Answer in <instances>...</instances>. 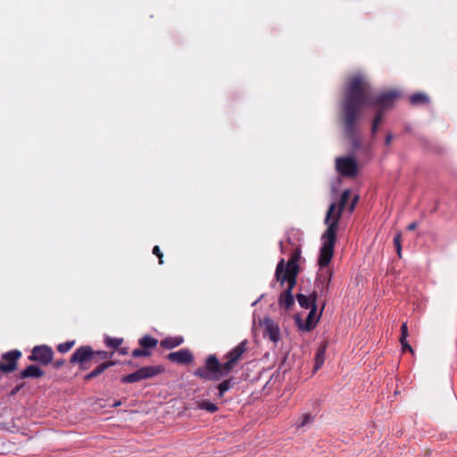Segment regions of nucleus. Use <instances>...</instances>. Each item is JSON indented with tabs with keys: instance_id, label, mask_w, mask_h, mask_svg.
<instances>
[{
	"instance_id": "1",
	"label": "nucleus",
	"mask_w": 457,
	"mask_h": 457,
	"mask_svg": "<svg viewBox=\"0 0 457 457\" xmlns=\"http://www.w3.org/2000/svg\"><path fill=\"white\" fill-rule=\"evenodd\" d=\"M398 97L399 93L395 90L373 94L371 84L362 74H355L348 79L345 87L342 112L345 135L354 148L361 145L355 132V123L362 109L368 106L384 114Z\"/></svg>"
},
{
	"instance_id": "2",
	"label": "nucleus",
	"mask_w": 457,
	"mask_h": 457,
	"mask_svg": "<svg viewBox=\"0 0 457 457\" xmlns=\"http://www.w3.org/2000/svg\"><path fill=\"white\" fill-rule=\"evenodd\" d=\"M247 340H244L226 354L228 361L221 364L215 355H209L204 365L197 368L194 375L206 381H217L228 375L246 351Z\"/></svg>"
},
{
	"instance_id": "3",
	"label": "nucleus",
	"mask_w": 457,
	"mask_h": 457,
	"mask_svg": "<svg viewBox=\"0 0 457 457\" xmlns=\"http://www.w3.org/2000/svg\"><path fill=\"white\" fill-rule=\"evenodd\" d=\"M112 355L113 352L96 351L90 345H81L71 354L70 363L72 365L78 364L79 370H86L89 368V361L97 362L99 360H108Z\"/></svg>"
},
{
	"instance_id": "4",
	"label": "nucleus",
	"mask_w": 457,
	"mask_h": 457,
	"mask_svg": "<svg viewBox=\"0 0 457 457\" xmlns=\"http://www.w3.org/2000/svg\"><path fill=\"white\" fill-rule=\"evenodd\" d=\"M337 229H335L334 223L327 227V229L322 234V246L320 251L318 261L320 270L328 269V265L329 264L334 255V248L337 242Z\"/></svg>"
},
{
	"instance_id": "5",
	"label": "nucleus",
	"mask_w": 457,
	"mask_h": 457,
	"mask_svg": "<svg viewBox=\"0 0 457 457\" xmlns=\"http://www.w3.org/2000/svg\"><path fill=\"white\" fill-rule=\"evenodd\" d=\"M300 259V250L295 249L288 260L285 262L284 259H281L277 264L275 277L277 281L283 285L286 282V278H291V281L296 279L299 272L298 261Z\"/></svg>"
},
{
	"instance_id": "6",
	"label": "nucleus",
	"mask_w": 457,
	"mask_h": 457,
	"mask_svg": "<svg viewBox=\"0 0 457 457\" xmlns=\"http://www.w3.org/2000/svg\"><path fill=\"white\" fill-rule=\"evenodd\" d=\"M350 195L351 191L349 189H345L341 195L338 205H337L335 203L330 204L324 220V223L327 227L335 223V229H338L339 220L342 217L343 211L345 208Z\"/></svg>"
},
{
	"instance_id": "7",
	"label": "nucleus",
	"mask_w": 457,
	"mask_h": 457,
	"mask_svg": "<svg viewBox=\"0 0 457 457\" xmlns=\"http://www.w3.org/2000/svg\"><path fill=\"white\" fill-rule=\"evenodd\" d=\"M163 370L164 369L160 365L145 366L133 373L121 377L120 382L123 384L136 383L144 379L154 378L163 372Z\"/></svg>"
},
{
	"instance_id": "8",
	"label": "nucleus",
	"mask_w": 457,
	"mask_h": 457,
	"mask_svg": "<svg viewBox=\"0 0 457 457\" xmlns=\"http://www.w3.org/2000/svg\"><path fill=\"white\" fill-rule=\"evenodd\" d=\"M333 271L330 269L320 270L315 281V287L320 291V297H324L321 303V310L327 303V296L329 292Z\"/></svg>"
},
{
	"instance_id": "9",
	"label": "nucleus",
	"mask_w": 457,
	"mask_h": 457,
	"mask_svg": "<svg viewBox=\"0 0 457 457\" xmlns=\"http://www.w3.org/2000/svg\"><path fill=\"white\" fill-rule=\"evenodd\" d=\"M21 355V352L18 349L4 353L0 359V372L9 374L16 370Z\"/></svg>"
},
{
	"instance_id": "10",
	"label": "nucleus",
	"mask_w": 457,
	"mask_h": 457,
	"mask_svg": "<svg viewBox=\"0 0 457 457\" xmlns=\"http://www.w3.org/2000/svg\"><path fill=\"white\" fill-rule=\"evenodd\" d=\"M53 349L46 345H36L31 350V354L28 359L31 361L38 362L41 365L47 366L52 363L54 359Z\"/></svg>"
},
{
	"instance_id": "11",
	"label": "nucleus",
	"mask_w": 457,
	"mask_h": 457,
	"mask_svg": "<svg viewBox=\"0 0 457 457\" xmlns=\"http://www.w3.org/2000/svg\"><path fill=\"white\" fill-rule=\"evenodd\" d=\"M140 348L134 349L131 355L134 358L148 357L152 354L151 349L155 348L158 340L151 336L145 335L138 340Z\"/></svg>"
},
{
	"instance_id": "12",
	"label": "nucleus",
	"mask_w": 457,
	"mask_h": 457,
	"mask_svg": "<svg viewBox=\"0 0 457 457\" xmlns=\"http://www.w3.org/2000/svg\"><path fill=\"white\" fill-rule=\"evenodd\" d=\"M336 165L338 172L345 177H354L358 172V164L352 157H338Z\"/></svg>"
},
{
	"instance_id": "13",
	"label": "nucleus",
	"mask_w": 457,
	"mask_h": 457,
	"mask_svg": "<svg viewBox=\"0 0 457 457\" xmlns=\"http://www.w3.org/2000/svg\"><path fill=\"white\" fill-rule=\"evenodd\" d=\"M323 310L320 311L322 312ZM321 314V313H320ZM320 315H317V305H313V307L310 310L306 320L304 322L302 321L299 316L295 317V322L298 328L303 331H311L317 325L318 320H320Z\"/></svg>"
},
{
	"instance_id": "14",
	"label": "nucleus",
	"mask_w": 457,
	"mask_h": 457,
	"mask_svg": "<svg viewBox=\"0 0 457 457\" xmlns=\"http://www.w3.org/2000/svg\"><path fill=\"white\" fill-rule=\"evenodd\" d=\"M167 359L178 364H189L193 361L194 356L189 349L184 348L177 352L170 353Z\"/></svg>"
},
{
	"instance_id": "15",
	"label": "nucleus",
	"mask_w": 457,
	"mask_h": 457,
	"mask_svg": "<svg viewBox=\"0 0 457 457\" xmlns=\"http://www.w3.org/2000/svg\"><path fill=\"white\" fill-rule=\"evenodd\" d=\"M287 282V288L279 296V304L284 306L286 309H290L295 303V299L292 294L296 279L291 281V278H286Z\"/></svg>"
},
{
	"instance_id": "16",
	"label": "nucleus",
	"mask_w": 457,
	"mask_h": 457,
	"mask_svg": "<svg viewBox=\"0 0 457 457\" xmlns=\"http://www.w3.org/2000/svg\"><path fill=\"white\" fill-rule=\"evenodd\" d=\"M264 337H268L274 343L279 340V328L271 320H265Z\"/></svg>"
},
{
	"instance_id": "17",
	"label": "nucleus",
	"mask_w": 457,
	"mask_h": 457,
	"mask_svg": "<svg viewBox=\"0 0 457 457\" xmlns=\"http://www.w3.org/2000/svg\"><path fill=\"white\" fill-rule=\"evenodd\" d=\"M115 361H105L98 364L94 370H92L89 373L84 376L85 381H90L98 376H100L105 370L109 369L115 365Z\"/></svg>"
},
{
	"instance_id": "18",
	"label": "nucleus",
	"mask_w": 457,
	"mask_h": 457,
	"mask_svg": "<svg viewBox=\"0 0 457 457\" xmlns=\"http://www.w3.org/2000/svg\"><path fill=\"white\" fill-rule=\"evenodd\" d=\"M296 299L302 308L312 309L313 305H317L316 302L318 299V292H312L309 296L303 294H297Z\"/></svg>"
},
{
	"instance_id": "19",
	"label": "nucleus",
	"mask_w": 457,
	"mask_h": 457,
	"mask_svg": "<svg viewBox=\"0 0 457 457\" xmlns=\"http://www.w3.org/2000/svg\"><path fill=\"white\" fill-rule=\"evenodd\" d=\"M44 375L45 372L42 369L37 365L31 364L20 372L19 378L22 379L29 378H37L43 377Z\"/></svg>"
},
{
	"instance_id": "20",
	"label": "nucleus",
	"mask_w": 457,
	"mask_h": 457,
	"mask_svg": "<svg viewBox=\"0 0 457 457\" xmlns=\"http://www.w3.org/2000/svg\"><path fill=\"white\" fill-rule=\"evenodd\" d=\"M184 342L182 337H169L160 342V345L164 349H172L179 346Z\"/></svg>"
},
{
	"instance_id": "21",
	"label": "nucleus",
	"mask_w": 457,
	"mask_h": 457,
	"mask_svg": "<svg viewBox=\"0 0 457 457\" xmlns=\"http://www.w3.org/2000/svg\"><path fill=\"white\" fill-rule=\"evenodd\" d=\"M327 350V344L322 343L315 353V364H314V371L320 369L325 361V353Z\"/></svg>"
},
{
	"instance_id": "22",
	"label": "nucleus",
	"mask_w": 457,
	"mask_h": 457,
	"mask_svg": "<svg viewBox=\"0 0 457 457\" xmlns=\"http://www.w3.org/2000/svg\"><path fill=\"white\" fill-rule=\"evenodd\" d=\"M430 102L429 97L421 92L415 93L410 97V103L412 105L428 104Z\"/></svg>"
},
{
	"instance_id": "23",
	"label": "nucleus",
	"mask_w": 457,
	"mask_h": 457,
	"mask_svg": "<svg viewBox=\"0 0 457 457\" xmlns=\"http://www.w3.org/2000/svg\"><path fill=\"white\" fill-rule=\"evenodd\" d=\"M233 384L234 383L232 378L225 379L221 383H220L217 386L219 390L218 397L222 398L225 393L228 392L232 387Z\"/></svg>"
},
{
	"instance_id": "24",
	"label": "nucleus",
	"mask_w": 457,
	"mask_h": 457,
	"mask_svg": "<svg viewBox=\"0 0 457 457\" xmlns=\"http://www.w3.org/2000/svg\"><path fill=\"white\" fill-rule=\"evenodd\" d=\"M123 342L122 338L106 337L104 338V345L112 349L117 350Z\"/></svg>"
},
{
	"instance_id": "25",
	"label": "nucleus",
	"mask_w": 457,
	"mask_h": 457,
	"mask_svg": "<svg viewBox=\"0 0 457 457\" xmlns=\"http://www.w3.org/2000/svg\"><path fill=\"white\" fill-rule=\"evenodd\" d=\"M198 408L201 410H205L210 413H214L219 410L218 406L215 403H212L207 400L199 403Z\"/></svg>"
},
{
	"instance_id": "26",
	"label": "nucleus",
	"mask_w": 457,
	"mask_h": 457,
	"mask_svg": "<svg viewBox=\"0 0 457 457\" xmlns=\"http://www.w3.org/2000/svg\"><path fill=\"white\" fill-rule=\"evenodd\" d=\"M384 114L381 112H377L371 126V134L375 137L379 124L383 120Z\"/></svg>"
},
{
	"instance_id": "27",
	"label": "nucleus",
	"mask_w": 457,
	"mask_h": 457,
	"mask_svg": "<svg viewBox=\"0 0 457 457\" xmlns=\"http://www.w3.org/2000/svg\"><path fill=\"white\" fill-rule=\"evenodd\" d=\"M75 343H76L75 340H70V341H66L64 343L59 344L56 347L57 351L62 353H67L75 345Z\"/></svg>"
},
{
	"instance_id": "28",
	"label": "nucleus",
	"mask_w": 457,
	"mask_h": 457,
	"mask_svg": "<svg viewBox=\"0 0 457 457\" xmlns=\"http://www.w3.org/2000/svg\"><path fill=\"white\" fill-rule=\"evenodd\" d=\"M312 421V417L309 413H304L302 415V417L299 420V422L297 423V428H303L309 423Z\"/></svg>"
},
{
	"instance_id": "29",
	"label": "nucleus",
	"mask_w": 457,
	"mask_h": 457,
	"mask_svg": "<svg viewBox=\"0 0 457 457\" xmlns=\"http://www.w3.org/2000/svg\"><path fill=\"white\" fill-rule=\"evenodd\" d=\"M401 237L402 235L400 232L396 233V235L394 237V245L395 246L397 254L399 257L402 255V245H401Z\"/></svg>"
},
{
	"instance_id": "30",
	"label": "nucleus",
	"mask_w": 457,
	"mask_h": 457,
	"mask_svg": "<svg viewBox=\"0 0 457 457\" xmlns=\"http://www.w3.org/2000/svg\"><path fill=\"white\" fill-rule=\"evenodd\" d=\"M400 343H401V345H402V348H403V351L405 352V351H408L410 352L411 354H414V350L412 349V347L410 345V344L408 343L407 339L405 340H400Z\"/></svg>"
},
{
	"instance_id": "31",
	"label": "nucleus",
	"mask_w": 457,
	"mask_h": 457,
	"mask_svg": "<svg viewBox=\"0 0 457 457\" xmlns=\"http://www.w3.org/2000/svg\"><path fill=\"white\" fill-rule=\"evenodd\" d=\"M153 253L158 257L159 263L162 264L163 263V260H162L163 254H162V251H161V249H160V247L158 245L154 246Z\"/></svg>"
},
{
	"instance_id": "32",
	"label": "nucleus",
	"mask_w": 457,
	"mask_h": 457,
	"mask_svg": "<svg viewBox=\"0 0 457 457\" xmlns=\"http://www.w3.org/2000/svg\"><path fill=\"white\" fill-rule=\"evenodd\" d=\"M408 327H407V323L406 322H403V325L401 326V337H400V340H405L407 339L408 337Z\"/></svg>"
},
{
	"instance_id": "33",
	"label": "nucleus",
	"mask_w": 457,
	"mask_h": 457,
	"mask_svg": "<svg viewBox=\"0 0 457 457\" xmlns=\"http://www.w3.org/2000/svg\"><path fill=\"white\" fill-rule=\"evenodd\" d=\"M53 366L55 368V369H60L61 367H62L65 363L64 360L62 359H60V360H56V361H53Z\"/></svg>"
},
{
	"instance_id": "34",
	"label": "nucleus",
	"mask_w": 457,
	"mask_h": 457,
	"mask_svg": "<svg viewBox=\"0 0 457 457\" xmlns=\"http://www.w3.org/2000/svg\"><path fill=\"white\" fill-rule=\"evenodd\" d=\"M358 200H359V196H358V195H355V196L353 198L352 203H351V204H350V206H349V212H353V210H354V208H355V205H356V204H357Z\"/></svg>"
},
{
	"instance_id": "35",
	"label": "nucleus",
	"mask_w": 457,
	"mask_h": 457,
	"mask_svg": "<svg viewBox=\"0 0 457 457\" xmlns=\"http://www.w3.org/2000/svg\"><path fill=\"white\" fill-rule=\"evenodd\" d=\"M22 387H23V385L15 386L11 391V395H16Z\"/></svg>"
},
{
	"instance_id": "36",
	"label": "nucleus",
	"mask_w": 457,
	"mask_h": 457,
	"mask_svg": "<svg viewBox=\"0 0 457 457\" xmlns=\"http://www.w3.org/2000/svg\"><path fill=\"white\" fill-rule=\"evenodd\" d=\"M393 140V135L391 133H388L386 136L385 144L386 145H390L391 142Z\"/></svg>"
},
{
	"instance_id": "37",
	"label": "nucleus",
	"mask_w": 457,
	"mask_h": 457,
	"mask_svg": "<svg viewBox=\"0 0 457 457\" xmlns=\"http://www.w3.org/2000/svg\"><path fill=\"white\" fill-rule=\"evenodd\" d=\"M416 228H417V223L412 222L408 225L407 229L411 231V230H414Z\"/></svg>"
},
{
	"instance_id": "38",
	"label": "nucleus",
	"mask_w": 457,
	"mask_h": 457,
	"mask_svg": "<svg viewBox=\"0 0 457 457\" xmlns=\"http://www.w3.org/2000/svg\"><path fill=\"white\" fill-rule=\"evenodd\" d=\"M119 353L122 355H125L128 353V348L127 347H124V348H120L119 349Z\"/></svg>"
},
{
	"instance_id": "39",
	"label": "nucleus",
	"mask_w": 457,
	"mask_h": 457,
	"mask_svg": "<svg viewBox=\"0 0 457 457\" xmlns=\"http://www.w3.org/2000/svg\"><path fill=\"white\" fill-rule=\"evenodd\" d=\"M120 404H121L120 401H117V402H115V403L112 404V406H113V407H117V406H120Z\"/></svg>"
}]
</instances>
